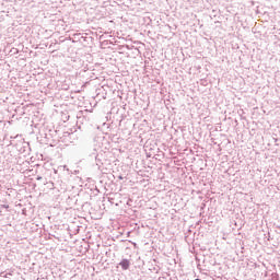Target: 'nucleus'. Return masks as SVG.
Segmentation results:
<instances>
[{
  "mask_svg": "<svg viewBox=\"0 0 280 280\" xmlns=\"http://www.w3.org/2000/svg\"><path fill=\"white\" fill-rule=\"evenodd\" d=\"M119 266H121L122 270H128L130 268V260L128 259H122L119 262Z\"/></svg>",
  "mask_w": 280,
  "mask_h": 280,
  "instance_id": "obj_1",
  "label": "nucleus"
}]
</instances>
